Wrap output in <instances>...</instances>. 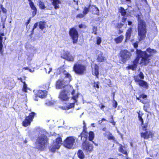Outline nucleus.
I'll return each mask as SVG.
<instances>
[{
    "label": "nucleus",
    "mask_w": 159,
    "mask_h": 159,
    "mask_svg": "<svg viewBox=\"0 0 159 159\" xmlns=\"http://www.w3.org/2000/svg\"><path fill=\"white\" fill-rule=\"evenodd\" d=\"M147 51L150 54H148L146 51L143 52L140 50L137 49V57L133 61V64L128 66V69H131L133 70H135V69L137 66V64L138 63L139 59L140 58H142L141 63L144 65H147L149 62L150 57L152 54L155 52V50L148 48L147 49Z\"/></svg>",
    "instance_id": "obj_1"
},
{
    "label": "nucleus",
    "mask_w": 159,
    "mask_h": 159,
    "mask_svg": "<svg viewBox=\"0 0 159 159\" xmlns=\"http://www.w3.org/2000/svg\"><path fill=\"white\" fill-rule=\"evenodd\" d=\"M57 73L61 75L62 78L57 81L56 88L57 89H61L67 85L70 81L71 77L68 72L62 68L58 69Z\"/></svg>",
    "instance_id": "obj_2"
},
{
    "label": "nucleus",
    "mask_w": 159,
    "mask_h": 159,
    "mask_svg": "<svg viewBox=\"0 0 159 159\" xmlns=\"http://www.w3.org/2000/svg\"><path fill=\"white\" fill-rule=\"evenodd\" d=\"M47 133L44 129L39 130L38 137L35 143L36 148L42 150L45 147L47 143Z\"/></svg>",
    "instance_id": "obj_3"
},
{
    "label": "nucleus",
    "mask_w": 159,
    "mask_h": 159,
    "mask_svg": "<svg viewBox=\"0 0 159 159\" xmlns=\"http://www.w3.org/2000/svg\"><path fill=\"white\" fill-rule=\"evenodd\" d=\"M138 30L139 40L141 41L145 38L147 31L146 22L139 17L138 18Z\"/></svg>",
    "instance_id": "obj_4"
},
{
    "label": "nucleus",
    "mask_w": 159,
    "mask_h": 159,
    "mask_svg": "<svg viewBox=\"0 0 159 159\" xmlns=\"http://www.w3.org/2000/svg\"><path fill=\"white\" fill-rule=\"evenodd\" d=\"M86 66L83 64L77 62L75 64L73 70L75 73L78 75H82L86 70Z\"/></svg>",
    "instance_id": "obj_5"
},
{
    "label": "nucleus",
    "mask_w": 159,
    "mask_h": 159,
    "mask_svg": "<svg viewBox=\"0 0 159 159\" xmlns=\"http://www.w3.org/2000/svg\"><path fill=\"white\" fill-rule=\"evenodd\" d=\"M75 138L72 136L67 137L64 141V146L68 148H74L75 146Z\"/></svg>",
    "instance_id": "obj_6"
},
{
    "label": "nucleus",
    "mask_w": 159,
    "mask_h": 159,
    "mask_svg": "<svg viewBox=\"0 0 159 159\" xmlns=\"http://www.w3.org/2000/svg\"><path fill=\"white\" fill-rule=\"evenodd\" d=\"M119 56L120 61L124 63L130 58L131 56V53L127 50H124L120 51Z\"/></svg>",
    "instance_id": "obj_7"
},
{
    "label": "nucleus",
    "mask_w": 159,
    "mask_h": 159,
    "mask_svg": "<svg viewBox=\"0 0 159 159\" xmlns=\"http://www.w3.org/2000/svg\"><path fill=\"white\" fill-rule=\"evenodd\" d=\"M69 34L72 39L73 43H76L77 42L78 38V33L76 29L74 28L70 29Z\"/></svg>",
    "instance_id": "obj_8"
},
{
    "label": "nucleus",
    "mask_w": 159,
    "mask_h": 159,
    "mask_svg": "<svg viewBox=\"0 0 159 159\" xmlns=\"http://www.w3.org/2000/svg\"><path fill=\"white\" fill-rule=\"evenodd\" d=\"M74 91V90H73V92H72V94L73 95L72 99L73 100L74 102L70 103L68 106L62 107H61L62 109L65 110H67L71 108L74 107V104L75 103H77L76 104L77 105V99L78 98V96L77 95L75 96L73 95V93Z\"/></svg>",
    "instance_id": "obj_9"
},
{
    "label": "nucleus",
    "mask_w": 159,
    "mask_h": 159,
    "mask_svg": "<svg viewBox=\"0 0 159 159\" xmlns=\"http://www.w3.org/2000/svg\"><path fill=\"white\" fill-rule=\"evenodd\" d=\"M70 92L66 90H62L60 93L59 98L62 101H67L69 98Z\"/></svg>",
    "instance_id": "obj_10"
},
{
    "label": "nucleus",
    "mask_w": 159,
    "mask_h": 159,
    "mask_svg": "<svg viewBox=\"0 0 159 159\" xmlns=\"http://www.w3.org/2000/svg\"><path fill=\"white\" fill-rule=\"evenodd\" d=\"M35 113L34 112H31L30 114L28 116L26 117L25 120L23 122L22 124L23 126L27 127L30 125L32 121L34 115Z\"/></svg>",
    "instance_id": "obj_11"
},
{
    "label": "nucleus",
    "mask_w": 159,
    "mask_h": 159,
    "mask_svg": "<svg viewBox=\"0 0 159 159\" xmlns=\"http://www.w3.org/2000/svg\"><path fill=\"white\" fill-rule=\"evenodd\" d=\"M147 125H145L143 126V129L144 132H142L141 134V136L142 138L145 139H148L151 136L152 134L149 131H148Z\"/></svg>",
    "instance_id": "obj_12"
},
{
    "label": "nucleus",
    "mask_w": 159,
    "mask_h": 159,
    "mask_svg": "<svg viewBox=\"0 0 159 159\" xmlns=\"http://www.w3.org/2000/svg\"><path fill=\"white\" fill-rule=\"evenodd\" d=\"M93 148V145L89 143H84L82 144L83 149L87 154L90 152L92 151Z\"/></svg>",
    "instance_id": "obj_13"
},
{
    "label": "nucleus",
    "mask_w": 159,
    "mask_h": 159,
    "mask_svg": "<svg viewBox=\"0 0 159 159\" xmlns=\"http://www.w3.org/2000/svg\"><path fill=\"white\" fill-rule=\"evenodd\" d=\"M35 95H37L39 98H43L46 97L47 95V91L45 90L42 91V90H39L36 92L34 91Z\"/></svg>",
    "instance_id": "obj_14"
},
{
    "label": "nucleus",
    "mask_w": 159,
    "mask_h": 159,
    "mask_svg": "<svg viewBox=\"0 0 159 159\" xmlns=\"http://www.w3.org/2000/svg\"><path fill=\"white\" fill-rule=\"evenodd\" d=\"M97 54L98 55L97 60L98 61L102 62L106 60V58L104 56L103 53L101 52L97 51Z\"/></svg>",
    "instance_id": "obj_15"
},
{
    "label": "nucleus",
    "mask_w": 159,
    "mask_h": 159,
    "mask_svg": "<svg viewBox=\"0 0 159 159\" xmlns=\"http://www.w3.org/2000/svg\"><path fill=\"white\" fill-rule=\"evenodd\" d=\"M29 2V4L32 9L33 10L32 12L33 16L34 17L36 14L37 12V8L35 6L34 2H32V0H28Z\"/></svg>",
    "instance_id": "obj_16"
},
{
    "label": "nucleus",
    "mask_w": 159,
    "mask_h": 159,
    "mask_svg": "<svg viewBox=\"0 0 159 159\" xmlns=\"http://www.w3.org/2000/svg\"><path fill=\"white\" fill-rule=\"evenodd\" d=\"M84 128L82 132L80 134V137L81 138V139L83 138H84L85 139V140H86L87 139V137L88 135V134L87 132H86L85 130L86 128V124L84 121Z\"/></svg>",
    "instance_id": "obj_17"
},
{
    "label": "nucleus",
    "mask_w": 159,
    "mask_h": 159,
    "mask_svg": "<svg viewBox=\"0 0 159 159\" xmlns=\"http://www.w3.org/2000/svg\"><path fill=\"white\" fill-rule=\"evenodd\" d=\"M51 1L55 9H57L59 8V4L61 3L60 0H51Z\"/></svg>",
    "instance_id": "obj_18"
},
{
    "label": "nucleus",
    "mask_w": 159,
    "mask_h": 159,
    "mask_svg": "<svg viewBox=\"0 0 159 159\" xmlns=\"http://www.w3.org/2000/svg\"><path fill=\"white\" fill-rule=\"evenodd\" d=\"M94 70H93V74L98 78L99 75V66L96 64H94Z\"/></svg>",
    "instance_id": "obj_19"
},
{
    "label": "nucleus",
    "mask_w": 159,
    "mask_h": 159,
    "mask_svg": "<svg viewBox=\"0 0 159 159\" xmlns=\"http://www.w3.org/2000/svg\"><path fill=\"white\" fill-rule=\"evenodd\" d=\"M39 7L41 9H44L46 8L47 10H51L52 8L51 6L49 7L48 6V7H45L43 2L41 1L40 0L39 2Z\"/></svg>",
    "instance_id": "obj_20"
},
{
    "label": "nucleus",
    "mask_w": 159,
    "mask_h": 159,
    "mask_svg": "<svg viewBox=\"0 0 159 159\" xmlns=\"http://www.w3.org/2000/svg\"><path fill=\"white\" fill-rule=\"evenodd\" d=\"M91 6L92 8H91V9H92V11L93 13L94 14L99 15V11L98 8L95 5H91Z\"/></svg>",
    "instance_id": "obj_21"
},
{
    "label": "nucleus",
    "mask_w": 159,
    "mask_h": 159,
    "mask_svg": "<svg viewBox=\"0 0 159 159\" xmlns=\"http://www.w3.org/2000/svg\"><path fill=\"white\" fill-rule=\"evenodd\" d=\"M4 36V33L0 32V52L1 51L3 46L2 44V40L3 38H4V40L6 39V37H3Z\"/></svg>",
    "instance_id": "obj_22"
},
{
    "label": "nucleus",
    "mask_w": 159,
    "mask_h": 159,
    "mask_svg": "<svg viewBox=\"0 0 159 159\" xmlns=\"http://www.w3.org/2000/svg\"><path fill=\"white\" fill-rule=\"evenodd\" d=\"M120 147L119 150V151L122 153L126 155L127 154V152L126 148L125 146H123L120 144Z\"/></svg>",
    "instance_id": "obj_23"
},
{
    "label": "nucleus",
    "mask_w": 159,
    "mask_h": 159,
    "mask_svg": "<svg viewBox=\"0 0 159 159\" xmlns=\"http://www.w3.org/2000/svg\"><path fill=\"white\" fill-rule=\"evenodd\" d=\"M138 84L140 86L143 88L147 89L148 88V85L147 83L143 80H141Z\"/></svg>",
    "instance_id": "obj_24"
},
{
    "label": "nucleus",
    "mask_w": 159,
    "mask_h": 159,
    "mask_svg": "<svg viewBox=\"0 0 159 159\" xmlns=\"http://www.w3.org/2000/svg\"><path fill=\"white\" fill-rule=\"evenodd\" d=\"M60 148L58 145H56V143H53L49 147V149L52 152H55L56 149Z\"/></svg>",
    "instance_id": "obj_25"
},
{
    "label": "nucleus",
    "mask_w": 159,
    "mask_h": 159,
    "mask_svg": "<svg viewBox=\"0 0 159 159\" xmlns=\"http://www.w3.org/2000/svg\"><path fill=\"white\" fill-rule=\"evenodd\" d=\"M132 32V28H130L126 31V40H129L130 39L131 36V34Z\"/></svg>",
    "instance_id": "obj_26"
},
{
    "label": "nucleus",
    "mask_w": 159,
    "mask_h": 159,
    "mask_svg": "<svg viewBox=\"0 0 159 159\" xmlns=\"http://www.w3.org/2000/svg\"><path fill=\"white\" fill-rule=\"evenodd\" d=\"M123 38L124 36L122 35H120L118 37L115 38V41L116 43H118L122 42Z\"/></svg>",
    "instance_id": "obj_27"
},
{
    "label": "nucleus",
    "mask_w": 159,
    "mask_h": 159,
    "mask_svg": "<svg viewBox=\"0 0 159 159\" xmlns=\"http://www.w3.org/2000/svg\"><path fill=\"white\" fill-rule=\"evenodd\" d=\"M61 138L60 137H59L56 139V141L54 142L53 143H56V145H58L60 147L61 144Z\"/></svg>",
    "instance_id": "obj_28"
},
{
    "label": "nucleus",
    "mask_w": 159,
    "mask_h": 159,
    "mask_svg": "<svg viewBox=\"0 0 159 159\" xmlns=\"http://www.w3.org/2000/svg\"><path fill=\"white\" fill-rule=\"evenodd\" d=\"M92 8L91 5V4L89 5L88 7H84L83 11V13L84 15H85L87 14L89 11V8Z\"/></svg>",
    "instance_id": "obj_29"
},
{
    "label": "nucleus",
    "mask_w": 159,
    "mask_h": 159,
    "mask_svg": "<svg viewBox=\"0 0 159 159\" xmlns=\"http://www.w3.org/2000/svg\"><path fill=\"white\" fill-rule=\"evenodd\" d=\"M39 28L43 30L45 28L46 25V22L43 21H40L39 23Z\"/></svg>",
    "instance_id": "obj_30"
},
{
    "label": "nucleus",
    "mask_w": 159,
    "mask_h": 159,
    "mask_svg": "<svg viewBox=\"0 0 159 159\" xmlns=\"http://www.w3.org/2000/svg\"><path fill=\"white\" fill-rule=\"evenodd\" d=\"M78 157L81 159H83L84 158V155L81 150H80L78 151Z\"/></svg>",
    "instance_id": "obj_31"
},
{
    "label": "nucleus",
    "mask_w": 159,
    "mask_h": 159,
    "mask_svg": "<svg viewBox=\"0 0 159 159\" xmlns=\"http://www.w3.org/2000/svg\"><path fill=\"white\" fill-rule=\"evenodd\" d=\"M89 139L90 141H92L94 139V135L93 132L92 131H90L89 133Z\"/></svg>",
    "instance_id": "obj_32"
},
{
    "label": "nucleus",
    "mask_w": 159,
    "mask_h": 159,
    "mask_svg": "<svg viewBox=\"0 0 159 159\" xmlns=\"http://www.w3.org/2000/svg\"><path fill=\"white\" fill-rule=\"evenodd\" d=\"M66 59L69 61H73L74 60L73 57L72 56L70 55L69 53H66Z\"/></svg>",
    "instance_id": "obj_33"
},
{
    "label": "nucleus",
    "mask_w": 159,
    "mask_h": 159,
    "mask_svg": "<svg viewBox=\"0 0 159 159\" xmlns=\"http://www.w3.org/2000/svg\"><path fill=\"white\" fill-rule=\"evenodd\" d=\"M119 11L121 13V14L122 16H125L126 12L125 11V10L124 9V8L122 7H120V8L119 9Z\"/></svg>",
    "instance_id": "obj_34"
},
{
    "label": "nucleus",
    "mask_w": 159,
    "mask_h": 159,
    "mask_svg": "<svg viewBox=\"0 0 159 159\" xmlns=\"http://www.w3.org/2000/svg\"><path fill=\"white\" fill-rule=\"evenodd\" d=\"M26 55L28 57V59L29 60H31L34 56V53L30 54V53H28Z\"/></svg>",
    "instance_id": "obj_35"
},
{
    "label": "nucleus",
    "mask_w": 159,
    "mask_h": 159,
    "mask_svg": "<svg viewBox=\"0 0 159 159\" xmlns=\"http://www.w3.org/2000/svg\"><path fill=\"white\" fill-rule=\"evenodd\" d=\"M23 84H24L23 86V88H22V91L25 92H26L27 90L28 89L27 85L25 83V82H24Z\"/></svg>",
    "instance_id": "obj_36"
},
{
    "label": "nucleus",
    "mask_w": 159,
    "mask_h": 159,
    "mask_svg": "<svg viewBox=\"0 0 159 159\" xmlns=\"http://www.w3.org/2000/svg\"><path fill=\"white\" fill-rule=\"evenodd\" d=\"M108 134L107 135V138L109 140H114V137L112 136V134L109 132H108Z\"/></svg>",
    "instance_id": "obj_37"
},
{
    "label": "nucleus",
    "mask_w": 159,
    "mask_h": 159,
    "mask_svg": "<svg viewBox=\"0 0 159 159\" xmlns=\"http://www.w3.org/2000/svg\"><path fill=\"white\" fill-rule=\"evenodd\" d=\"M134 80L135 82L138 83V84L141 80L139 79L138 75L135 76L134 77Z\"/></svg>",
    "instance_id": "obj_38"
},
{
    "label": "nucleus",
    "mask_w": 159,
    "mask_h": 159,
    "mask_svg": "<svg viewBox=\"0 0 159 159\" xmlns=\"http://www.w3.org/2000/svg\"><path fill=\"white\" fill-rule=\"evenodd\" d=\"M0 9L4 13H6L7 12V10L6 9L4 8L3 5L2 4L0 5Z\"/></svg>",
    "instance_id": "obj_39"
},
{
    "label": "nucleus",
    "mask_w": 159,
    "mask_h": 159,
    "mask_svg": "<svg viewBox=\"0 0 159 159\" xmlns=\"http://www.w3.org/2000/svg\"><path fill=\"white\" fill-rule=\"evenodd\" d=\"M97 43L98 45H99L101 43V38L99 37L97 38Z\"/></svg>",
    "instance_id": "obj_40"
},
{
    "label": "nucleus",
    "mask_w": 159,
    "mask_h": 159,
    "mask_svg": "<svg viewBox=\"0 0 159 159\" xmlns=\"http://www.w3.org/2000/svg\"><path fill=\"white\" fill-rule=\"evenodd\" d=\"M138 75L139 76V77L142 80L144 79V76L143 73L142 72H140L139 73V75Z\"/></svg>",
    "instance_id": "obj_41"
},
{
    "label": "nucleus",
    "mask_w": 159,
    "mask_h": 159,
    "mask_svg": "<svg viewBox=\"0 0 159 159\" xmlns=\"http://www.w3.org/2000/svg\"><path fill=\"white\" fill-rule=\"evenodd\" d=\"M85 15H84V14L83 13V14H78L76 16V17L77 18H83L84 16Z\"/></svg>",
    "instance_id": "obj_42"
},
{
    "label": "nucleus",
    "mask_w": 159,
    "mask_h": 159,
    "mask_svg": "<svg viewBox=\"0 0 159 159\" xmlns=\"http://www.w3.org/2000/svg\"><path fill=\"white\" fill-rule=\"evenodd\" d=\"M48 68L49 69V71H48V72H47V69L46 68H44V70H45L46 73H48V74H49L50 73V72L51 71V70H52V68L50 67H48Z\"/></svg>",
    "instance_id": "obj_43"
},
{
    "label": "nucleus",
    "mask_w": 159,
    "mask_h": 159,
    "mask_svg": "<svg viewBox=\"0 0 159 159\" xmlns=\"http://www.w3.org/2000/svg\"><path fill=\"white\" fill-rule=\"evenodd\" d=\"M39 23H35L34 25L33 29L32 30V31H33L35 29L38 25Z\"/></svg>",
    "instance_id": "obj_44"
},
{
    "label": "nucleus",
    "mask_w": 159,
    "mask_h": 159,
    "mask_svg": "<svg viewBox=\"0 0 159 159\" xmlns=\"http://www.w3.org/2000/svg\"><path fill=\"white\" fill-rule=\"evenodd\" d=\"M133 45L134 48H137L138 45V43L137 42L134 43H133Z\"/></svg>",
    "instance_id": "obj_45"
},
{
    "label": "nucleus",
    "mask_w": 159,
    "mask_h": 159,
    "mask_svg": "<svg viewBox=\"0 0 159 159\" xmlns=\"http://www.w3.org/2000/svg\"><path fill=\"white\" fill-rule=\"evenodd\" d=\"M147 97V96L144 94H142L140 96V98H142L143 99H144L146 98Z\"/></svg>",
    "instance_id": "obj_46"
},
{
    "label": "nucleus",
    "mask_w": 159,
    "mask_h": 159,
    "mask_svg": "<svg viewBox=\"0 0 159 159\" xmlns=\"http://www.w3.org/2000/svg\"><path fill=\"white\" fill-rule=\"evenodd\" d=\"M79 28H85L86 27V26L84 25H83L82 24L79 25Z\"/></svg>",
    "instance_id": "obj_47"
},
{
    "label": "nucleus",
    "mask_w": 159,
    "mask_h": 159,
    "mask_svg": "<svg viewBox=\"0 0 159 159\" xmlns=\"http://www.w3.org/2000/svg\"><path fill=\"white\" fill-rule=\"evenodd\" d=\"M139 120L141 122L142 125H143V119L142 117L139 118Z\"/></svg>",
    "instance_id": "obj_48"
},
{
    "label": "nucleus",
    "mask_w": 159,
    "mask_h": 159,
    "mask_svg": "<svg viewBox=\"0 0 159 159\" xmlns=\"http://www.w3.org/2000/svg\"><path fill=\"white\" fill-rule=\"evenodd\" d=\"M115 103L113 104V107L115 108H116L117 107V103L116 101H115Z\"/></svg>",
    "instance_id": "obj_49"
},
{
    "label": "nucleus",
    "mask_w": 159,
    "mask_h": 159,
    "mask_svg": "<svg viewBox=\"0 0 159 159\" xmlns=\"http://www.w3.org/2000/svg\"><path fill=\"white\" fill-rule=\"evenodd\" d=\"M126 18L125 17V16H124V17H123L122 21L123 22H124L125 20H126Z\"/></svg>",
    "instance_id": "obj_50"
},
{
    "label": "nucleus",
    "mask_w": 159,
    "mask_h": 159,
    "mask_svg": "<svg viewBox=\"0 0 159 159\" xmlns=\"http://www.w3.org/2000/svg\"><path fill=\"white\" fill-rule=\"evenodd\" d=\"M31 18H30L27 21L26 23L25 24L26 25H27L28 24H29Z\"/></svg>",
    "instance_id": "obj_51"
},
{
    "label": "nucleus",
    "mask_w": 159,
    "mask_h": 159,
    "mask_svg": "<svg viewBox=\"0 0 159 159\" xmlns=\"http://www.w3.org/2000/svg\"><path fill=\"white\" fill-rule=\"evenodd\" d=\"M126 3L128 4L129 3L131 2V0H124Z\"/></svg>",
    "instance_id": "obj_52"
},
{
    "label": "nucleus",
    "mask_w": 159,
    "mask_h": 159,
    "mask_svg": "<svg viewBox=\"0 0 159 159\" xmlns=\"http://www.w3.org/2000/svg\"><path fill=\"white\" fill-rule=\"evenodd\" d=\"M128 25H131L132 23V21H128Z\"/></svg>",
    "instance_id": "obj_53"
},
{
    "label": "nucleus",
    "mask_w": 159,
    "mask_h": 159,
    "mask_svg": "<svg viewBox=\"0 0 159 159\" xmlns=\"http://www.w3.org/2000/svg\"><path fill=\"white\" fill-rule=\"evenodd\" d=\"M39 97L38 96H37V95H35V97L34 98V100L35 101H37L38 100V98Z\"/></svg>",
    "instance_id": "obj_54"
},
{
    "label": "nucleus",
    "mask_w": 159,
    "mask_h": 159,
    "mask_svg": "<svg viewBox=\"0 0 159 159\" xmlns=\"http://www.w3.org/2000/svg\"><path fill=\"white\" fill-rule=\"evenodd\" d=\"M29 71L30 72H31V73H32L34 71V69H32L29 68Z\"/></svg>",
    "instance_id": "obj_55"
},
{
    "label": "nucleus",
    "mask_w": 159,
    "mask_h": 159,
    "mask_svg": "<svg viewBox=\"0 0 159 159\" xmlns=\"http://www.w3.org/2000/svg\"><path fill=\"white\" fill-rule=\"evenodd\" d=\"M29 67H24V68H23V69H24L25 70H29Z\"/></svg>",
    "instance_id": "obj_56"
},
{
    "label": "nucleus",
    "mask_w": 159,
    "mask_h": 159,
    "mask_svg": "<svg viewBox=\"0 0 159 159\" xmlns=\"http://www.w3.org/2000/svg\"><path fill=\"white\" fill-rule=\"evenodd\" d=\"M18 80H20L22 83H24V82H23L22 79L21 78H18Z\"/></svg>",
    "instance_id": "obj_57"
},
{
    "label": "nucleus",
    "mask_w": 159,
    "mask_h": 159,
    "mask_svg": "<svg viewBox=\"0 0 159 159\" xmlns=\"http://www.w3.org/2000/svg\"><path fill=\"white\" fill-rule=\"evenodd\" d=\"M105 107V106L103 105H102L100 107V108L102 110H103V108Z\"/></svg>",
    "instance_id": "obj_58"
},
{
    "label": "nucleus",
    "mask_w": 159,
    "mask_h": 159,
    "mask_svg": "<svg viewBox=\"0 0 159 159\" xmlns=\"http://www.w3.org/2000/svg\"><path fill=\"white\" fill-rule=\"evenodd\" d=\"M94 86L96 87L97 88H99V86L98 84H95L94 85Z\"/></svg>",
    "instance_id": "obj_59"
},
{
    "label": "nucleus",
    "mask_w": 159,
    "mask_h": 159,
    "mask_svg": "<svg viewBox=\"0 0 159 159\" xmlns=\"http://www.w3.org/2000/svg\"><path fill=\"white\" fill-rule=\"evenodd\" d=\"M138 118H139L141 117H142L141 116V115L139 113V112H138Z\"/></svg>",
    "instance_id": "obj_60"
},
{
    "label": "nucleus",
    "mask_w": 159,
    "mask_h": 159,
    "mask_svg": "<svg viewBox=\"0 0 159 159\" xmlns=\"http://www.w3.org/2000/svg\"><path fill=\"white\" fill-rule=\"evenodd\" d=\"M102 130L103 131H106V128L105 127L103 128L102 129Z\"/></svg>",
    "instance_id": "obj_61"
},
{
    "label": "nucleus",
    "mask_w": 159,
    "mask_h": 159,
    "mask_svg": "<svg viewBox=\"0 0 159 159\" xmlns=\"http://www.w3.org/2000/svg\"><path fill=\"white\" fill-rule=\"evenodd\" d=\"M47 86H46V87L47 88L46 89H48L49 88V84H47Z\"/></svg>",
    "instance_id": "obj_62"
},
{
    "label": "nucleus",
    "mask_w": 159,
    "mask_h": 159,
    "mask_svg": "<svg viewBox=\"0 0 159 159\" xmlns=\"http://www.w3.org/2000/svg\"><path fill=\"white\" fill-rule=\"evenodd\" d=\"M91 125L92 127H95V126H94V123L92 124H91Z\"/></svg>",
    "instance_id": "obj_63"
},
{
    "label": "nucleus",
    "mask_w": 159,
    "mask_h": 159,
    "mask_svg": "<svg viewBox=\"0 0 159 159\" xmlns=\"http://www.w3.org/2000/svg\"><path fill=\"white\" fill-rule=\"evenodd\" d=\"M102 121L101 120H99L98 121V123H99V124H101L102 123Z\"/></svg>",
    "instance_id": "obj_64"
}]
</instances>
